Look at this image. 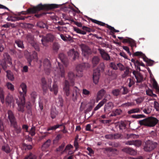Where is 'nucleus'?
Here are the masks:
<instances>
[{
  "label": "nucleus",
  "mask_w": 159,
  "mask_h": 159,
  "mask_svg": "<svg viewBox=\"0 0 159 159\" xmlns=\"http://www.w3.org/2000/svg\"><path fill=\"white\" fill-rule=\"evenodd\" d=\"M20 87L23 91L20 97H15L10 95H7L5 99V103L7 105H10L12 103L14 105L15 102L18 106V110L23 112L24 111V107L25 104V96L26 95L27 92V86L25 84L22 83L20 85Z\"/></svg>",
  "instance_id": "obj_1"
},
{
  "label": "nucleus",
  "mask_w": 159,
  "mask_h": 159,
  "mask_svg": "<svg viewBox=\"0 0 159 159\" xmlns=\"http://www.w3.org/2000/svg\"><path fill=\"white\" fill-rule=\"evenodd\" d=\"M58 5L56 4H39L36 7L29 8L27 10L28 13H35L41 10H49L57 8Z\"/></svg>",
  "instance_id": "obj_2"
},
{
  "label": "nucleus",
  "mask_w": 159,
  "mask_h": 159,
  "mask_svg": "<svg viewBox=\"0 0 159 159\" xmlns=\"http://www.w3.org/2000/svg\"><path fill=\"white\" fill-rule=\"evenodd\" d=\"M42 87L44 91H46L47 88L49 89L51 91L53 92L55 95H57L58 92V87L57 84L56 83H54L53 85L52 88L51 87L52 80L51 79H48V83H47L45 78H42L41 80Z\"/></svg>",
  "instance_id": "obj_3"
},
{
  "label": "nucleus",
  "mask_w": 159,
  "mask_h": 159,
  "mask_svg": "<svg viewBox=\"0 0 159 159\" xmlns=\"http://www.w3.org/2000/svg\"><path fill=\"white\" fill-rule=\"evenodd\" d=\"M8 118L10 120L11 125L15 129V130L17 134L21 132V129L20 127L17 126L16 119L13 112L11 110H9L7 112Z\"/></svg>",
  "instance_id": "obj_4"
},
{
  "label": "nucleus",
  "mask_w": 159,
  "mask_h": 159,
  "mask_svg": "<svg viewBox=\"0 0 159 159\" xmlns=\"http://www.w3.org/2000/svg\"><path fill=\"white\" fill-rule=\"evenodd\" d=\"M158 120L153 117H148L139 121V123L141 125L148 127H153L158 123Z\"/></svg>",
  "instance_id": "obj_5"
},
{
  "label": "nucleus",
  "mask_w": 159,
  "mask_h": 159,
  "mask_svg": "<svg viewBox=\"0 0 159 159\" xmlns=\"http://www.w3.org/2000/svg\"><path fill=\"white\" fill-rule=\"evenodd\" d=\"M157 145V143L148 140L145 142L143 146V149L146 152H150L156 147Z\"/></svg>",
  "instance_id": "obj_6"
},
{
  "label": "nucleus",
  "mask_w": 159,
  "mask_h": 159,
  "mask_svg": "<svg viewBox=\"0 0 159 159\" xmlns=\"http://www.w3.org/2000/svg\"><path fill=\"white\" fill-rule=\"evenodd\" d=\"M89 64L87 63H82L78 65L76 67L77 71L76 76L82 77L83 76V71L84 69L90 67Z\"/></svg>",
  "instance_id": "obj_7"
},
{
  "label": "nucleus",
  "mask_w": 159,
  "mask_h": 159,
  "mask_svg": "<svg viewBox=\"0 0 159 159\" xmlns=\"http://www.w3.org/2000/svg\"><path fill=\"white\" fill-rule=\"evenodd\" d=\"M134 55L136 56H139L140 57L142 58L143 60L146 62L149 66L153 65L154 61L148 59L145 55L141 52H137L134 53Z\"/></svg>",
  "instance_id": "obj_8"
},
{
  "label": "nucleus",
  "mask_w": 159,
  "mask_h": 159,
  "mask_svg": "<svg viewBox=\"0 0 159 159\" xmlns=\"http://www.w3.org/2000/svg\"><path fill=\"white\" fill-rule=\"evenodd\" d=\"M90 20L92 22L101 26H104L105 25H106V27L109 29L110 30L111 32H119V30L115 29L113 27H112L107 24H106L105 23L102 22L100 21H99L98 20L93 19L91 18H90Z\"/></svg>",
  "instance_id": "obj_9"
},
{
  "label": "nucleus",
  "mask_w": 159,
  "mask_h": 159,
  "mask_svg": "<svg viewBox=\"0 0 159 159\" xmlns=\"http://www.w3.org/2000/svg\"><path fill=\"white\" fill-rule=\"evenodd\" d=\"M54 36L51 34H48L45 36L43 37L41 41L43 44L45 46L47 45V43L53 41L54 39Z\"/></svg>",
  "instance_id": "obj_10"
},
{
  "label": "nucleus",
  "mask_w": 159,
  "mask_h": 159,
  "mask_svg": "<svg viewBox=\"0 0 159 159\" xmlns=\"http://www.w3.org/2000/svg\"><path fill=\"white\" fill-rule=\"evenodd\" d=\"M80 96V89L76 86L73 88L71 98L74 102L76 101L77 98Z\"/></svg>",
  "instance_id": "obj_11"
},
{
  "label": "nucleus",
  "mask_w": 159,
  "mask_h": 159,
  "mask_svg": "<svg viewBox=\"0 0 159 159\" xmlns=\"http://www.w3.org/2000/svg\"><path fill=\"white\" fill-rule=\"evenodd\" d=\"M118 38L120 40H122V42L123 43H129L132 48L134 47H136V43L135 41L129 38H124L123 37H118Z\"/></svg>",
  "instance_id": "obj_12"
},
{
  "label": "nucleus",
  "mask_w": 159,
  "mask_h": 159,
  "mask_svg": "<svg viewBox=\"0 0 159 159\" xmlns=\"http://www.w3.org/2000/svg\"><path fill=\"white\" fill-rule=\"evenodd\" d=\"M44 69L46 74L48 75L51 70V64L49 61L47 59H45L43 61Z\"/></svg>",
  "instance_id": "obj_13"
},
{
  "label": "nucleus",
  "mask_w": 159,
  "mask_h": 159,
  "mask_svg": "<svg viewBox=\"0 0 159 159\" xmlns=\"http://www.w3.org/2000/svg\"><path fill=\"white\" fill-rule=\"evenodd\" d=\"M80 47L82 51V54L85 57H87L91 53V50L90 48L84 44H81Z\"/></svg>",
  "instance_id": "obj_14"
},
{
  "label": "nucleus",
  "mask_w": 159,
  "mask_h": 159,
  "mask_svg": "<svg viewBox=\"0 0 159 159\" xmlns=\"http://www.w3.org/2000/svg\"><path fill=\"white\" fill-rule=\"evenodd\" d=\"M70 85L69 82L67 80H65L64 82L63 91L64 95L66 97H69L70 95Z\"/></svg>",
  "instance_id": "obj_15"
},
{
  "label": "nucleus",
  "mask_w": 159,
  "mask_h": 159,
  "mask_svg": "<svg viewBox=\"0 0 159 159\" xmlns=\"http://www.w3.org/2000/svg\"><path fill=\"white\" fill-rule=\"evenodd\" d=\"M100 72L98 69L95 70L93 71V82L95 84H97L99 81Z\"/></svg>",
  "instance_id": "obj_16"
},
{
  "label": "nucleus",
  "mask_w": 159,
  "mask_h": 159,
  "mask_svg": "<svg viewBox=\"0 0 159 159\" xmlns=\"http://www.w3.org/2000/svg\"><path fill=\"white\" fill-rule=\"evenodd\" d=\"M4 59L5 60V64L4 65H2V68L4 70H5L7 68L6 64L8 63L10 65L12 64V62L11 61V58L9 55L7 53H5L3 54Z\"/></svg>",
  "instance_id": "obj_17"
},
{
  "label": "nucleus",
  "mask_w": 159,
  "mask_h": 159,
  "mask_svg": "<svg viewBox=\"0 0 159 159\" xmlns=\"http://www.w3.org/2000/svg\"><path fill=\"white\" fill-rule=\"evenodd\" d=\"M142 143V142L139 140H135L128 141L125 142V144L128 145H134L135 146L139 147Z\"/></svg>",
  "instance_id": "obj_18"
},
{
  "label": "nucleus",
  "mask_w": 159,
  "mask_h": 159,
  "mask_svg": "<svg viewBox=\"0 0 159 159\" xmlns=\"http://www.w3.org/2000/svg\"><path fill=\"white\" fill-rule=\"evenodd\" d=\"M59 58L65 66H67L68 64V61L66 56L63 53H60L58 55Z\"/></svg>",
  "instance_id": "obj_19"
},
{
  "label": "nucleus",
  "mask_w": 159,
  "mask_h": 159,
  "mask_svg": "<svg viewBox=\"0 0 159 159\" xmlns=\"http://www.w3.org/2000/svg\"><path fill=\"white\" fill-rule=\"evenodd\" d=\"M98 50L99 51L102 58L103 59L106 61H109L110 60V56L104 50L101 48H99L98 49Z\"/></svg>",
  "instance_id": "obj_20"
},
{
  "label": "nucleus",
  "mask_w": 159,
  "mask_h": 159,
  "mask_svg": "<svg viewBox=\"0 0 159 159\" xmlns=\"http://www.w3.org/2000/svg\"><path fill=\"white\" fill-rule=\"evenodd\" d=\"M68 77L69 80L70 84V86H73L75 84V80L76 76L73 72H70L68 73Z\"/></svg>",
  "instance_id": "obj_21"
},
{
  "label": "nucleus",
  "mask_w": 159,
  "mask_h": 159,
  "mask_svg": "<svg viewBox=\"0 0 159 159\" xmlns=\"http://www.w3.org/2000/svg\"><path fill=\"white\" fill-rule=\"evenodd\" d=\"M58 66L57 67V73L59 75H60L62 77H64L65 71L63 65L58 62Z\"/></svg>",
  "instance_id": "obj_22"
},
{
  "label": "nucleus",
  "mask_w": 159,
  "mask_h": 159,
  "mask_svg": "<svg viewBox=\"0 0 159 159\" xmlns=\"http://www.w3.org/2000/svg\"><path fill=\"white\" fill-rule=\"evenodd\" d=\"M67 53L69 56L73 57V59L74 60L77 59L79 56L78 52L77 51H75L74 49L70 50Z\"/></svg>",
  "instance_id": "obj_23"
},
{
  "label": "nucleus",
  "mask_w": 159,
  "mask_h": 159,
  "mask_svg": "<svg viewBox=\"0 0 159 159\" xmlns=\"http://www.w3.org/2000/svg\"><path fill=\"white\" fill-rule=\"evenodd\" d=\"M32 59H35L36 60L38 59L37 53L35 52H34L32 55H30V56L27 58L28 65H31V62L32 61Z\"/></svg>",
  "instance_id": "obj_24"
},
{
  "label": "nucleus",
  "mask_w": 159,
  "mask_h": 159,
  "mask_svg": "<svg viewBox=\"0 0 159 159\" xmlns=\"http://www.w3.org/2000/svg\"><path fill=\"white\" fill-rule=\"evenodd\" d=\"M29 16H20L17 17H10L7 18V19L9 21H15L18 20H24L26 19L29 17Z\"/></svg>",
  "instance_id": "obj_25"
},
{
  "label": "nucleus",
  "mask_w": 159,
  "mask_h": 159,
  "mask_svg": "<svg viewBox=\"0 0 159 159\" xmlns=\"http://www.w3.org/2000/svg\"><path fill=\"white\" fill-rule=\"evenodd\" d=\"M125 151L127 153L132 155H134L136 154L137 152L136 151L132 148H125Z\"/></svg>",
  "instance_id": "obj_26"
},
{
  "label": "nucleus",
  "mask_w": 159,
  "mask_h": 159,
  "mask_svg": "<svg viewBox=\"0 0 159 159\" xmlns=\"http://www.w3.org/2000/svg\"><path fill=\"white\" fill-rule=\"evenodd\" d=\"M113 107V104L111 102H109L105 106L104 108V111L106 112L107 111H110Z\"/></svg>",
  "instance_id": "obj_27"
},
{
  "label": "nucleus",
  "mask_w": 159,
  "mask_h": 159,
  "mask_svg": "<svg viewBox=\"0 0 159 159\" xmlns=\"http://www.w3.org/2000/svg\"><path fill=\"white\" fill-rule=\"evenodd\" d=\"M107 99L105 97L102 101L100 102L94 108V111H96L99 109L107 101Z\"/></svg>",
  "instance_id": "obj_28"
},
{
  "label": "nucleus",
  "mask_w": 159,
  "mask_h": 159,
  "mask_svg": "<svg viewBox=\"0 0 159 159\" xmlns=\"http://www.w3.org/2000/svg\"><path fill=\"white\" fill-rule=\"evenodd\" d=\"M26 39L28 42L30 44L34 42V36L31 34L29 33L26 35Z\"/></svg>",
  "instance_id": "obj_29"
},
{
  "label": "nucleus",
  "mask_w": 159,
  "mask_h": 159,
  "mask_svg": "<svg viewBox=\"0 0 159 159\" xmlns=\"http://www.w3.org/2000/svg\"><path fill=\"white\" fill-rule=\"evenodd\" d=\"M122 111L120 109H116L115 110H113L112 111L110 115V116H115L117 115L121 114L122 113Z\"/></svg>",
  "instance_id": "obj_30"
},
{
  "label": "nucleus",
  "mask_w": 159,
  "mask_h": 159,
  "mask_svg": "<svg viewBox=\"0 0 159 159\" xmlns=\"http://www.w3.org/2000/svg\"><path fill=\"white\" fill-rule=\"evenodd\" d=\"M7 73V76L8 79L11 80H13L14 78L12 73L10 70H7L6 71Z\"/></svg>",
  "instance_id": "obj_31"
},
{
  "label": "nucleus",
  "mask_w": 159,
  "mask_h": 159,
  "mask_svg": "<svg viewBox=\"0 0 159 159\" xmlns=\"http://www.w3.org/2000/svg\"><path fill=\"white\" fill-rule=\"evenodd\" d=\"M2 150L7 153H9L11 152V149L8 145L5 144L2 147Z\"/></svg>",
  "instance_id": "obj_32"
},
{
  "label": "nucleus",
  "mask_w": 159,
  "mask_h": 159,
  "mask_svg": "<svg viewBox=\"0 0 159 159\" xmlns=\"http://www.w3.org/2000/svg\"><path fill=\"white\" fill-rule=\"evenodd\" d=\"M100 59L99 57L98 56H94L92 59V62L93 64V66H95L99 62Z\"/></svg>",
  "instance_id": "obj_33"
},
{
  "label": "nucleus",
  "mask_w": 159,
  "mask_h": 159,
  "mask_svg": "<svg viewBox=\"0 0 159 159\" xmlns=\"http://www.w3.org/2000/svg\"><path fill=\"white\" fill-rule=\"evenodd\" d=\"M63 125V124H57L56 125H55L53 126H50V127L48 128L47 130L49 131L50 130H55L57 128H59L60 127L62 126Z\"/></svg>",
  "instance_id": "obj_34"
},
{
  "label": "nucleus",
  "mask_w": 159,
  "mask_h": 159,
  "mask_svg": "<svg viewBox=\"0 0 159 159\" xmlns=\"http://www.w3.org/2000/svg\"><path fill=\"white\" fill-rule=\"evenodd\" d=\"M106 93V91L104 89H102L100 90L98 93L97 98H100L103 96Z\"/></svg>",
  "instance_id": "obj_35"
},
{
  "label": "nucleus",
  "mask_w": 159,
  "mask_h": 159,
  "mask_svg": "<svg viewBox=\"0 0 159 159\" xmlns=\"http://www.w3.org/2000/svg\"><path fill=\"white\" fill-rule=\"evenodd\" d=\"M108 75L111 76V78L113 80L116 79L117 77V74L116 72L114 71H111L110 72H109Z\"/></svg>",
  "instance_id": "obj_36"
},
{
  "label": "nucleus",
  "mask_w": 159,
  "mask_h": 159,
  "mask_svg": "<svg viewBox=\"0 0 159 159\" xmlns=\"http://www.w3.org/2000/svg\"><path fill=\"white\" fill-rule=\"evenodd\" d=\"M125 70V71H124V73L122 75V78L126 77L131 73L129 71V68L128 67H126Z\"/></svg>",
  "instance_id": "obj_37"
},
{
  "label": "nucleus",
  "mask_w": 159,
  "mask_h": 159,
  "mask_svg": "<svg viewBox=\"0 0 159 159\" xmlns=\"http://www.w3.org/2000/svg\"><path fill=\"white\" fill-rule=\"evenodd\" d=\"M15 43L17 45L18 47L22 49L24 48V46L23 42L19 39H17L15 41Z\"/></svg>",
  "instance_id": "obj_38"
},
{
  "label": "nucleus",
  "mask_w": 159,
  "mask_h": 159,
  "mask_svg": "<svg viewBox=\"0 0 159 159\" xmlns=\"http://www.w3.org/2000/svg\"><path fill=\"white\" fill-rule=\"evenodd\" d=\"M73 29L74 31H75L77 33L83 35H85L86 34L85 31H83L76 27H74Z\"/></svg>",
  "instance_id": "obj_39"
},
{
  "label": "nucleus",
  "mask_w": 159,
  "mask_h": 159,
  "mask_svg": "<svg viewBox=\"0 0 159 159\" xmlns=\"http://www.w3.org/2000/svg\"><path fill=\"white\" fill-rule=\"evenodd\" d=\"M51 143V140L50 139L47 140L42 145V148H48Z\"/></svg>",
  "instance_id": "obj_40"
},
{
  "label": "nucleus",
  "mask_w": 159,
  "mask_h": 159,
  "mask_svg": "<svg viewBox=\"0 0 159 159\" xmlns=\"http://www.w3.org/2000/svg\"><path fill=\"white\" fill-rule=\"evenodd\" d=\"M36 156L32 153L26 156L24 159H36Z\"/></svg>",
  "instance_id": "obj_41"
},
{
  "label": "nucleus",
  "mask_w": 159,
  "mask_h": 159,
  "mask_svg": "<svg viewBox=\"0 0 159 159\" xmlns=\"http://www.w3.org/2000/svg\"><path fill=\"white\" fill-rule=\"evenodd\" d=\"M146 93L147 95L151 97H157V95L156 94L153 93L152 91L149 89L146 90Z\"/></svg>",
  "instance_id": "obj_42"
},
{
  "label": "nucleus",
  "mask_w": 159,
  "mask_h": 159,
  "mask_svg": "<svg viewBox=\"0 0 159 159\" xmlns=\"http://www.w3.org/2000/svg\"><path fill=\"white\" fill-rule=\"evenodd\" d=\"M120 93V89H114L111 92L112 94L115 96H117L119 95Z\"/></svg>",
  "instance_id": "obj_43"
},
{
  "label": "nucleus",
  "mask_w": 159,
  "mask_h": 159,
  "mask_svg": "<svg viewBox=\"0 0 159 159\" xmlns=\"http://www.w3.org/2000/svg\"><path fill=\"white\" fill-rule=\"evenodd\" d=\"M6 86L8 89L11 91H13L14 90V85L9 82H7L6 84Z\"/></svg>",
  "instance_id": "obj_44"
},
{
  "label": "nucleus",
  "mask_w": 159,
  "mask_h": 159,
  "mask_svg": "<svg viewBox=\"0 0 159 159\" xmlns=\"http://www.w3.org/2000/svg\"><path fill=\"white\" fill-rule=\"evenodd\" d=\"M140 110L139 108H136L131 109L128 111V113L129 114H131L135 113L140 112Z\"/></svg>",
  "instance_id": "obj_45"
},
{
  "label": "nucleus",
  "mask_w": 159,
  "mask_h": 159,
  "mask_svg": "<svg viewBox=\"0 0 159 159\" xmlns=\"http://www.w3.org/2000/svg\"><path fill=\"white\" fill-rule=\"evenodd\" d=\"M37 25L41 28H44L46 27V24L41 21L38 22L37 24Z\"/></svg>",
  "instance_id": "obj_46"
},
{
  "label": "nucleus",
  "mask_w": 159,
  "mask_h": 159,
  "mask_svg": "<svg viewBox=\"0 0 159 159\" xmlns=\"http://www.w3.org/2000/svg\"><path fill=\"white\" fill-rule=\"evenodd\" d=\"M153 88L159 92V87L157 82L155 80H153Z\"/></svg>",
  "instance_id": "obj_47"
},
{
  "label": "nucleus",
  "mask_w": 159,
  "mask_h": 159,
  "mask_svg": "<svg viewBox=\"0 0 159 159\" xmlns=\"http://www.w3.org/2000/svg\"><path fill=\"white\" fill-rule=\"evenodd\" d=\"M120 89V92L122 91V93L123 94H127L128 92L127 88L125 87H122Z\"/></svg>",
  "instance_id": "obj_48"
},
{
  "label": "nucleus",
  "mask_w": 159,
  "mask_h": 159,
  "mask_svg": "<svg viewBox=\"0 0 159 159\" xmlns=\"http://www.w3.org/2000/svg\"><path fill=\"white\" fill-rule=\"evenodd\" d=\"M128 80H129V82L128 84V86L129 87H131L134 85L135 83V80L133 78H129Z\"/></svg>",
  "instance_id": "obj_49"
},
{
  "label": "nucleus",
  "mask_w": 159,
  "mask_h": 159,
  "mask_svg": "<svg viewBox=\"0 0 159 159\" xmlns=\"http://www.w3.org/2000/svg\"><path fill=\"white\" fill-rule=\"evenodd\" d=\"M109 66L114 70H117L118 69L117 64L116 65L113 62H111L109 64Z\"/></svg>",
  "instance_id": "obj_50"
},
{
  "label": "nucleus",
  "mask_w": 159,
  "mask_h": 159,
  "mask_svg": "<svg viewBox=\"0 0 159 159\" xmlns=\"http://www.w3.org/2000/svg\"><path fill=\"white\" fill-rule=\"evenodd\" d=\"M65 144L64 143H62L59 146V147L56 149V151L58 152H60V151H61V152L63 151H62L65 146Z\"/></svg>",
  "instance_id": "obj_51"
},
{
  "label": "nucleus",
  "mask_w": 159,
  "mask_h": 159,
  "mask_svg": "<svg viewBox=\"0 0 159 159\" xmlns=\"http://www.w3.org/2000/svg\"><path fill=\"white\" fill-rule=\"evenodd\" d=\"M1 102L2 103L4 102V92L3 90L1 88Z\"/></svg>",
  "instance_id": "obj_52"
},
{
  "label": "nucleus",
  "mask_w": 159,
  "mask_h": 159,
  "mask_svg": "<svg viewBox=\"0 0 159 159\" xmlns=\"http://www.w3.org/2000/svg\"><path fill=\"white\" fill-rule=\"evenodd\" d=\"M132 117L134 118L139 119L142 118H145V116L143 114L134 115H132Z\"/></svg>",
  "instance_id": "obj_53"
},
{
  "label": "nucleus",
  "mask_w": 159,
  "mask_h": 159,
  "mask_svg": "<svg viewBox=\"0 0 159 159\" xmlns=\"http://www.w3.org/2000/svg\"><path fill=\"white\" fill-rule=\"evenodd\" d=\"M31 44L36 50L37 51H39V44L38 43L34 42Z\"/></svg>",
  "instance_id": "obj_54"
},
{
  "label": "nucleus",
  "mask_w": 159,
  "mask_h": 159,
  "mask_svg": "<svg viewBox=\"0 0 159 159\" xmlns=\"http://www.w3.org/2000/svg\"><path fill=\"white\" fill-rule=\"evenodd\" d=\"M138 137V135L133 134H127L126 135V138L128 139L132 138L134 139L137 138Z\"/></svg>",
  "instance_id": "obj_55"
},
{
  "label": "nucleus",
  "mask_w": 159,
  "mask_h": 159,
  "mask_svg": "<svg viewBox=\"0 0 159 159\" xmlns=\"http://www.w3.org/2000/svg\"><path fill=\"white\" fill-rule=\"evenodd\" d=\"M35 127L33 125L30 131V134L31 136H34L35 134Z\"/></svg>",
  "instance_id": "obj_56"
},
{
  "label": "nucleus",
  "mask_w": 159,
  "mask_h": 159,
  "mask_svg": "<svg viewBox=\"0 0 159 159\" xmlns=\"http://www.w3.org/2000/svg\"><path fill=\"white\" fill-rule=\"evenodd\" d=\"M73 148V146H72L71 144H68L66 146L65 149L61 153L63 154V153L66 152V150H69L70 149L72 148Z\"/></svg>",
  "instance_id": "obj_57"
},
{
  "label": "nucleus",
  "mask_w": 159,
  "mask_h": 159,
  "mask_svg": "<svg viewBox=\"0 0 159 159\" xmlns=\"http://www.w3.org/2000/svg\"><path fill=\"white\" fill-rule=\"evenodd\" d=\"M126 125L123 122H121L119 124V127L120 129H124Z\"/></svg>",
  "instance_id": "obj_58"
},
{
  "label": "nucleus",
  "mask_w": 159,
  "mask_h": 159,
  "mask_svg": "<svg viewBox=\"0 0 159 159\" xmlns=\"http://www.w3.org/2000/svg\"><path fill=\"white\" fill-rule=\"evenodd\" d=\"M117 67H119L120 70L123 71L125 70V68L121 63H119L117 64Z\"/></svg>",
  "instance_id": "obj_59"
},
{
  "label": "nucleus",
  "mask_w": 159,
  "mask_h": 159,
  "mask_svg": "<svg viewBox=\"0 0 159 159\" xmlns=\"http://www.w3.org/2000/svg\"><path fill=\"white\" fill-rule=\"evenodd\" d=\"M121 137V135L119 134H113V139H118Z\"/></svg>",
  "instance_id": "obj_60"
},
{
  "label": "nucleus",
  "mask_w": 159,
  "mask_h": 159,
  "mask_svg": "<svg viewBox=\"0 0 159 159\" xmlns=\"http://www.w3.org/2000/svg\"><path fill=\"white\" fill-rule=\"evenodd\" d=\"M135 78L136 79L137 83H139L143 81V78L140 75H138L137 77H135Z\"/></svg>",
  "instance_id": "obj_61"
},
{
  "label": "nucleus",
  "mask_w": 159,
  "mask_h": 159,
  "mask_svg": "<svg viewBox=\"0 0 159 159\" xmlns=\"http://www.w3.org/2000/svg\"><path fill=\"white\" fill-rule=\"evenodd\" d=\"M59 44L56 43H55L53 44V49L55 51H57L59 48Z\"/></svg>",
  "instance_id": "obj_62"
},
{
  "label": "nucleus",
  "mask_w": 159,
  "mask_h": 159,
  "mask_svg": "<svg viewBox=\"0 0 159 159\" xmlns=\"http://www.w3.org/2000/svg\"><path fill=\"white\" fill-rule=\"evenodd\" d=\"M154 107L156 111H159V106L158 103L157 101H154Z\"/></svg>",
  "instance_id": "obj_63"
},
{
  "label": "nucleus",
  "mask_w": 159,
  "mask_h": 159,
  "mask_svg": "<svg viewBox=\"0 0 159 159\" xmlns=\"http://www.w3.org/2000/svg\"><path fill=\"white\" fill-rule=\"evenodd\" d=\"M82 93L84 95L88 96L90 94V92L86 89H83L82 90Z\"/></svg>",
  "instance_id": "obj_64"
}]
</instances>
